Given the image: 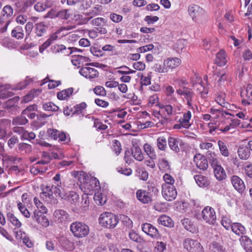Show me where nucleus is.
<instances>
[{
    "mask_svg": "<svg viewBox=\"0 0 252 252\" xmlns=\"http://www.w3.org/2000/svg\"><path fill=\"white\" fill-rule=\"evenodd\" d=\"M190 83L192 86H195V85L198 83H202V78L198 74L194 73L190 78Z\"/></svg>",
    "mask_w": 252,
    "mask_h": 252,
    "instance_id": "58",
    "label": "nucleus"
},
{
    "mask_svg": "<svg viewBox=\"0 0 252 252\" xmlns=\"http://www.w3.org/2000/svg\"><path fill=\"white\" fill-rule=\"evenodd\" d=\"M106 22L104 18L97 17L91 21V24L96 27H103L105 25Z\"/></svg>",
    "mask_w": 252,
    "mask_h": 252,
    "instance_id": "49",
    "label": "nucleus"
},
{
    "mask_svg": "<svg viewBox=\"0 0 252 252\" xmlns=\"http://www.w3.org/2000/svg\"><path fill=\"white\" fill-rule=\"evenodd\" d=\"M237 153L240 159L246 160L250 156L251 153L249 146H240L238 149Z\"/></svg>",
    "mask_w": 252,
    "mask_h": 252,
    "instance_id": "29",
    "label": "nucleus"
},
{
    "mask_svg": "<svg viewBox=\"0 0 252 252\" xmlns=\"http://www.w3.org/2000/svg\"><path fill=\"white\" fill-rule=\"evenodd\" d=\"M28 120L26 118L25 115L23 114V112H22L21 115L13 119L12 124L13 125H25L27 123H28Z\"/></svg>",
    "mask_w": 252,
    "mask_h": 252,
    "instance_id": "40",
    "label": "nucleus"
},
{
    "mask_svg": "<svg viewBox=\"0 0 252 252\" xmlns=\"http://www.w3.org/2000/svg\"><path fill=\"white\" fill-rule=\"evenodd\" d=\"M46 27L45 25L42 23H38L35 24V33L39 37L42 36L46 32Z\"/></svg>",
    "mask_w": 252,
    "mask_h": 252,
    "instance_id": "41",
    "label": "nucleus"
},
{
    "mask_svg": "<svg viewBox=\"0 0 252 252\" xmlns=\"http://www.w3.org/2000/svg\"><path fill=\"white\" fill-rule=\"evenodd\" d=\"M195 86H192V88L199 94L202 98H205L208 93V87L207 85L205 86L202 83H198L195 85Z\"/></svg>",
    "mask_w": 252,
    "mask_h": 252,
    "instance_id": "24",
    "label": "nucleus"
},
{
    "mask_svg": "<svg viewBox=\"0 0 252 252\" xmlns=\"http://www.w3.org/2000/svg\"><path fill=\"white\" fill-rule=\"evenodd\" d=\"M218 145L221 155L225 157H228L229 152L226 144L222 141L219 140Z\"/></svg>",
    "mask_w": 252,
    "mask_h": 252,
    "instance_id": "42",
    "label": "nucleus"
},
{
    "mask_svg": "<svg viewBox=\"0 0 252 252\" xmlns=\"http://www.w3.org/2000/svg\"><path fill=\"white\" fill-rule=\"evenodd\" d=\"M120 219L125 226L128 227H131L132 226V221L127 216L124 215H121Z\"/></svg>",
    "mask_w": 252,
    "mask_h": 252,
    "instance_id": "60",
    "label": "nucleus"
},
{
    "mask_svg": "<svg viewBox=\"0 0 252 252\" xmlns=\"http://www.w3.org/2000/svg\"><path fill=\"white\" fill-rule=\"evenodd\" d=\"M73 175L77 178L78 181L80 183V187L81 189L84 188V186L87 185L90 176L88 174L83 171H77L73 173Z\"/></svg>",
    "mask_w": 252,
    "mask_h": 252,
    "instance_id": "15",
    "label": "nucleus"
},
{
    "mask_svg": "<svg viewBox=\"0 0 252 252\" xmlns=\"http://www.w3.org/2000/svg\"><path fill=\"white\" fill-rule=\"evenodd\" d=\"M73 89L69 88L63 90L57 94V97L60 100H64L69 97L73 92Z\"/></svg>",
    "mask_w": 252,
    "mask_h": 252,
    "instance_id": "32",
    "label": "nucleus"
},
{
    "mask_svg": "<svg viewBox=\"0 0 252 252\" xmlns=\"http://www.w3.org/2000/svg\"><path fill=\"white\" fill-rule=\"evenodd\" d=\"M19 149L25 153H30L32 151V146L30 144L22 143L19 144Z\"/></svg>",
    "mask_w": 252,
    "mask_h": 252,
    "instance_id": "62",
    "label": "nucleus"
},
{
    "mask_svg": "<svg viewBox=\"0 0 252 252\" xmlns=\"http://www.w3.org/2000/svg\"><path fill=\"white\" fill-rule=\"evenodd\" d=\"M87 107V104L85 102H82L74 106L73 114H79L82 112Z\"/></svg>",
    "mask_w": 252,
    "mask_h": 252,
    "instance_id": "54",
    "label": "nucleus"
},
{
    "mask_svg": "<svg viewBox=\"0 0 252 252\" xmlns=\"http://www.w3.org/2000/svg\"><path fill=\"white\" fill-rule=\"evenodd\" d=\"M167 140L164 136L158 137L157 139V146L158 150L162 151L167 149Z\"/></svg>",
    "mask_w": 252,
    "mask_h": 252,
    "instance_id": "37",
    "label": "nucleus"
},
{
    "mask_svg": "<svg viewBox=\"0 0 252 252\" xmlns=\"http://www.w3.org/2000/svg\"><path fill=\"white\" fill-rule=\"evenodd\" d=\"M194 161L200 170H206L208 167V160L202 155L196 154L194 157Z\"/></svg>",
    "mask_w": 252,
    "mask_h": 252,
    "instance_id": "12",
    "label": "nucleus"
},
{
    "mask_svg": "<svg viewBox=\"0 0 252 252\" xmlns=\"http://www.w3.org/2000/svg\"><path fill=\"white\" fill-rule=\"evenodd\" d=\"M36 90H32L30 92L25 95L23 100L22 102L24 103H27L31 101L34 97V94L36 92Z\"/></svg>",
    "mask_w": 252,
    "mask_h": 252,
    "instance_id": "61",
    "label": "nucleus"
},
{
    "mask_svg": "<svg viewBox=\"0 0 252 252\" xmlns=\"http://www.w3.org/2000/svg\"><path fill=\"white\" fill-rule=\"evenodd\" d=\"M141 228L144 233L152 238H157L159 235L158 229L150 223H143L142 224Z\"/></svg>",
    "mask_w": 252,
    "mask_h": 252,
    "instance_id": "14",
    "label": "nucleus"
},
{
    "mask_svg": "<svg viewBox=\"0 0 252 252\" xmlns=\"http://www.w3.org/2000/svg\"><path fill=\"white\" fill-rule=\"evenodd\" d=\"M42 192L40 193V197L47 203H50L53 198V191L50 186L43 187Z\"/></svg>",
    "mask_w": 252,
    "mask_h": 252,
    "instance_id": "18",
    "label": "nucleus"
},
{
    "mask_svg": "<svg viewBox=\"0 0 252 252\" xmlns=\"http://www.w3.org/2000/svg\"><path fill=\"white\" fill-rule=\"evenodd\" d=\"M230 228L234 233L241 237L246 234L245 227L240 223H233Z\"/></svg>",
    "mask_w": 252,
    "mask_h": 252,
    "instance_id": "22",
    "label": "nucleus"
},
{
    "mask_svg": "<svg viewBox=\"0 0 252 252\" xmlns=\"http://www.w3.org/2000/svg\"><path fill=\"white\" fill-rule=\"evenodd\" d=\"M227 60L226 59L225 52L223 50H220L217 54L215 63L220 66H224L226 64Z\"/></svg>",
    "mask_w": 252,
    "mask_h": 252,
    "instance_id": "27",
    "label": "nucleus"
},
{
    "mask_svg": "<svg viewBox=\"0 0 252 252\" xmlns=\"http://www.w3.org/2000/svg\"><path fill=\"white\" fill-rule=\"evenodd\" d=\"M131 155L132 157L136 160L139 161L143 160L144 157L141 149L138 147H134L131 149Z\"/></svg>",
    "mask_w": 252,
    "mask_h": 252,
    "instance_id": "36",
    "label": "nucleus"
},
{
    "mask_svg": "<svg viewBox=\"0 0 252 252\" xmlns=\"http://www.w3.org/2000/svg\"><path fill=\"white\" fill-rule=\"evenodd\" d=\"M13 13L12 7L9 5H6L2 9L1 15L3 17L9 18L11 17Z\"/></svg>",
    "mask_w": 252,
    "mask_h": 252,
    "instance_id": "45",
    "label": "nucleus"
},
{
    "mask_svg": "<svg viewBox=\"0 0 252 252\" xmlns=\"http://www.w3.org/2000/svg\"><path fill=\"white\" fill-rule=\"evenodd\" d=\"M194 179L197 185L201 188H206L209 186L210 183L208 178L202 174L194 175Z\"/></svg>",
    "mask_w": 252,
    "mask_h": 252,
    "instance_id": "21",
    "label": "nucleus"
},
{
    "mask_svg": "<svg viewBox=\"0 0 252 252\" xmlns=\"http://www.w3.org/2000/svg\"><path fill=\"white\" fill-rule=\"evenodd\" d=\"M33 202L35 205L36 206L37 208V211H40V212L42 213H47L48 212V209L47 208L43 205L42 202H41L37 197H35L33 199Z\"/></svg>",
    "mask_w": 252,
    "mask_h": 252,
    "instance_id": "44",
    "label": "nucleus"
},
{
    "mask_svg": "<svg viewBox=\"0 0 252 252\" xmlns=\"http://www.w3.org/2000/svg\"><path fill=\"white\" fill-rule=\"evenodd\" d=\"M11 35L13 37L17 39H22L24 36V31L22 27L19 26L16 27L12 31Z\"/></svg>",
    "mask_w": 252,
    "mask_h": 252,
    "instance_id": "39",
    "label": "nucleus"
},
{
    "mask_svg": "<svg viewBox=\"0 0 252 252\" xmlns=\"http://www.w3.org/2000/svg\"><path fill=\"white\" fill-rule=\"evenodd\" d=\"M241 96L242 98L246 97L248 100H252V85L249 84L245 90L241 91Z\"/></svg>",
    "mask_w": 252,
    "mask_h": 252,
    "instance_id": "33",
    "label": "nucleus"
},
{
    "mask_svg": "<svg viewBox=\"0 0 252 252\" xmlns=\"http://www.w3.org/2000/svg\"><path fill=\"white\" fill-rule=\"evenodd\" d=\"M216 75L219 78L217 81L219 85H223L229 77L228 74L223 70L217 72Z\"/></svg>",
    "mask_w": 252,
    "mask_h": 252,
    "instance_id": "34",
    "label": "nucleus"
},
{
    "mask_svg": "<svg viewBox=\"0 0 252 252\" xmlns=\"http://www.w3.org/2000/svg\"><path fill=\"white\" fill-rule=\"evenodd\" d=\"M17 207L19 210L25 217L27 218H29L30 217L31 214L29 210L26 208L25 205L22 203L19 202L17 203Z\"/></svg>",
    "mask_w": 252,
    "mask_h": 252,
    "instance_id": "46",
    "label": "nucleus"
},
{
    "mask_svg": "<svg viewBox=\"0 0 252 252\" xmlns=\"http://www.w3.org/2000/svg\"><path fill=\"white\" fill-rule=\"evenodd\" d=\"M241 246L246 252H252V241L246 234L242 235L239 239Z\"/></svg>",
    "mask_w": 252,
    "mask_h": 252,
    "instance_id": "19",
    "label": "nucleus"
},
{
    "mask_svg": "<svg viewBox=\"0 0 252 252\" xmlns=\"http://www.w3.org/2000/svg\"><path fill=\"white\" fill-rule=\"evenodd\" d=\"M7 220L10 221L12 224L17 227V228H19L21 226L22 223L13 214L11 213H8L7 214Z\"/></svg>",
    "mask_w": 252,
    "mask_h": 252,
    "instance_id": "43",
    "label": "nucleus"
},
{
    "mask_svg": "<svg viewBox=\"0 0 252 252\" xmlns=\"http://www.w3.org/2000/svg\"><path fill=\"white\" fill-rule=\"evenodd\" d=\"M60 131L55 129L49 128L47 130V134L51 138L57 140L60 133Z\"/></svg>",
    "mask_w": 252,
    "mask_h": 252,
    "instance_id": "59",
    "label": "nucleus"
},
{
    "mask_svg": "<svg viewBox=\"0 0 252 252\" xmlns=\"http://www.w3.org/2000/svg\"><path fill=\"white\" fill-rule=\"evenodd\" d=\"M43 214L37 210H34L32 217L37 223L40 224L43 227H46L49 226V221Z\"/></svg>",
    "mask_w": 252,
    "mask_h": 252,
    "instance_id": "13",
    "label": "nucleus"
},
{
    "mask_svg": "<svg viewBox=\"0 0 252 252\" xmlns=\"http://www.w3.org/2000/svg\"><path fill=\"white\" fill-rule=\"evenodd\" d=\"M54 216L59 222L65 221L68 218V214L64 210L62 209L57 210L54 213Z\"/></svg>",
    "mask_w": 252,
    "mask_h": 252,
    "instance_id": "28",
    "label": "nucleus"
},
{
    "mask_svg": "<svg viewBox=\"0 0 252 252\" xmlns=\"http://www.w3.org/2000/svg\"><path fill=\"white\" fill-rule=\"evenodd\" d=\"M102 49L104 51H108L109 52V55H116L118 54V52L116 51L115 47L114 46L107 44L103 46Z\"/></svg>",
    "mask_w": 252,
    "mask_h": 252,
    "instance_id": "53",
    "label": "nucleus"
},
{
    "mask_svg": "<svg viewBox=\"0 0 252 252\" xmlns=\"http://www.w3.org/2000/svg\"><path fill=\"white\" fill-rule=\"evenodd\" d=\"M188 12L193 21L195 22H202L206 18L205 10L196 4H191L188 7Z\"/></svg>",
    "mask_w": 252,
    "mask_h": 252,
    "instance_id": "3",
    "label": "nucleus"
},
{
    "mask_svg": "<svg viewBox=\"0 0 252 252\" xmlns=\"http://www.w3.org/2000/svg\"><path fill=\"white\" fill-rule=\"evenodd\" d=\"M201 218L203 221L210 225H214L217 220L215 210L211 207L206 206L202 210Z\"/></svg>",
    "mask_w": 252,
    "mask_h": 252,
    "instance_id": "5",
    "label": "nucleus"
},
{
    "mask_svg": "<svg viewBox=\"0 0 252 252\" xmlns=\"http://www.w3.org/2000/svg\"><path fill=\"white\" fill-rule=\"evenodd\" d=\"M144 151L151 159H156L157 158L155 151L150 145L146 143L143 146Z\"/></svg>",
    "mask_w": 252,
    "mask_h": 252,
    "instance_id": "35",
    "label": "nucleus"
},
{
    "mask_svg": "<svg viewBox=\"0 0 252 252\" xmlns=\"http://www.w3.org/2000/svg\"><path fill=\"white\" fill-rule=\"evenodd\" d=\"M80 74L86 78L90 80L97 77L98 72L96 69L90 67H84L79 70Z\"/></svg>",
    "mask_w": 252,
    "mask_h": 252,
    "instance_id": "10",
    "label": "nucleus"
},
{
    "mask_svg": "<svg viewBox=\"0 0 252 252\" xmlns=\"http://www.w3.org/2000/svg\"><path fill=\"white\" fill-rule=\"evenodd\" d=\"M209 161L216 179L219 181L225 180L227 177L226 172L218 159L211 156L209 158Z\"/></svg>",
    "mask_w": 252,
    "mask_h": 252,
    "instance_id": "1",
    "label": "nucleus"
},
{
    "mask_svg": "<svg viewBox=\"0 0 252 252\" xmlns=\"http://www.w3.org/2000/svg\"><path fill=\"white\" fill-rule=\"evenodd\" d=\"M145 190L146 192H147V193L150 196H151L152 198L154 196H156L158 193V189H157V188L152 185H148L147 187V189Z\"/></svg>",
    "mask_w": 252,
    "mask_h": 252,
    "instance_id": "51",
    "label": "nucleus"
},
{
    "mask_svg": "<svg viewBox=\"0 0 252 252\" xmlns=\"http://www.w3.org/2000/svg\"><path fill=\"white\" fill-rule=\"evenodd\" d=\"M67 200L71 207H76L79 206V195L75 191H71L68 193L65 194V198H63Z\"/></svg>",
    "mask_w": 252,
    "mask_h": 252,
    "instance_id": "17",
    "label": "nucleus"
},
{
    "mask_svg": "<svg viewBox=\"0 0 252 252\" xmlns=\"http://www.w3.org/2000/svg\"><path fill=\"white\" fill-rule=\"evenodd\" d=\"M159 168L161 170L166 171L169 170L170 165L167 160L164 158L161 159L159 161Z\"/></svg>",
    "mask_w": 252,
    "mask_h": 252,
    "instance_id": "55",
    "label": "nucleus"
},
{
    "mask_svg": "<svg viewBox=\"0 0 252 252\" xmlns=\"http://www.w3.org/2000/svg\"><path fill=\"white\" fill-rule=\"evenodd\" d=\"M52 5L50 0H46L45 4L41 2H37L34 6V9L38 12L43 11L46 8L50 7Z\"/></svg>",
    "mask_w": 252,
    "mask_h": 252,
    "instance_id": "38",
    "label": "nucleus"
},
{
    "mask_svg": "<svg viewBox=\"0 0 252 252\" xmlns=\"http://www.w3.org/2000/svg\"><path fill=\"white\" fill-rule=\"evenodd\" d=\"M154 71L158 73H166L168 72V69L164 65L162 66L160 64L156 63L153 67Z\"/></svg>",
    "mask_w": 252,
    "mask_h": 252,
    "instance_id": "57",
    "label": "nucleus"
},
{
    "mask_svg": "<svg viewBox=\"0 0 252 252\" xmlns=\"http://www.w3.org/2000/svg\"><path fill=\"white\" fill-rule=\"evenodd\" d=\"M191 117V113L190 111H188L183 114V117H181L179 120V122L182 123L183 125V127L185 128H189L191 124H189V121Z\"/></svg>",
    "mask_w": 252,
    "mask_h": 252,
    "instance_id": "26",
    "label": "nucleus"
},
{
    "mask_svg": "<svg viewBox=\"0 0 252 252\" xmlns=\"http://www.w3.org/2000/svg\"><path fill=\"white\" fill-rule=\"evenodd\" d=\"M118 222L119 220L116 216L108 212L101 214L99 218L100 224L108 228L115 227Z\"/></svg>",
    "mask_w": 252,
    "mask_h": 252,
    "instance_id": "4",
    "label": "nucleus"
},
{
    "mask_svg": "<svg viewBox=\"0 0 252 252\" xmlns=\"http://www.w3.org/2000/svg\"><path fill=\"white\" fill-rule=\"evenodd\" d=\"M181 222L184 227L187 230L194 233L196 229L193 222L188 218H185L181 220Z\"/></svg>",
    "mask_w": 252,
    "mask_h": 252,
    "instance_id": "31",
    "label": "nucleus"
},
{
    "mask_svg": "<svg viewBox=\"0 0 252 252\" xmlns=\"http://www.w3.org/2000/svg\"><path fill=\"white\" fill-rule=\"evenodd\" d=\"M231 183L233 188L239 193H242L245 189L243 181L238 176L233 175L231 177Z\"/></svg>",
    "mask_w": 252,
    "mask_h": 252,
    "instance_id": "11",
    "label": "nucleus"
},
{
    "mask_svg": "<svg viewBox=\"0 0 252 252\" xmlns=\"http://www.w3.org/2000/svg\"><path fill=\"white\" fill-rule=\"evenodd\" d=\"M244 170L246 174L249 178L252 179V164L251 163H247L245 166Z\"/></svg>",
    "mask_w": 252,
    "mask_h": 252,
    "instance_id": "64",
    "label": "nucleus"
},
{
    "mask_svg": "<svg viewBox=\"0 0 252 252\" xmlns=\"http://www.w3.org/2000/svg\"><path fill=\"white\" fill-rule=\"evenodd\" d=\"M70 230L73 236L77 238L86 237L90 231L89 227L87 225L79 221L72 223L70 226Z\"/></svg>",
    "mask_w": 252,
    "mask_h": 252,
    "instance_id": "2",
    "label": "nucleus"
},
{
    "mask_svg": "<svg viewBox=\"0 0 252 252\" xmlns=\"http://www.w3.org/2000/svg\"><path fill=\"white\" fill-rule=\"evenodd\" d=\"M99 182L98 180L94 177H90L87 185L84 186V189L88 190L89 191L94 189H99Z\"/></svg>",
    "mask_w": 252,
    "mask_h": 252,
    "instance_id": "25",
    "label": "nucleus"
},
{
    "mask_svg": "<svg viewBox=\"0 0 252 252\" xmlns=\"http://www.w3.org/2000/svg\"><path fill=\"white\" fill-rule=\"evenodd\" d=\"M176 93L185 100L193 98L194 95V93L191 89L185 86L177 89Z\"/></svg>",
    "mask_w": 252,
    "mask_h": 252,
    "instance_id": "16",
    "label": "nucleus"
},
{
    "mask_svg": "<svg viewBox=\"0 0 252 252\" xmlns=\"http://www.w3.org/2000/svg\"><path fill=\"white\" fill-rule=\"evenodd\" d=\"M136 197L138 200L144 204H148L152 202V198L146 190L139 189L136 191Z\"/></svg>",
    "mask_w": 252,
    "mask_h": 252,
    "instance_id": "20",
    "label": "nucleus"
},
{
    "mask_svg": "<svg viewBox=\"0 0 252 252\" xmlns=\"http://www.w3.org/2000/svg\"><path fill=\"white\" fill-rule=\"evenodd\" d=\"M210 250V252H224V251L223 246L216 242H213L211 244Z\"/></svg>",
    "mask_w": 252,
    "mask_h": 252,
    "instance_id": "47",
    "label": "nucleus"
},
{
    "mask_svg": "<svg viewBox=\"0 0 252 252\" xmlns=\"http://www.w3.org/2000/svg\"><path fill=\"white\" fill-rule=\"evenodd\" d=\"M181 61L178 58H168L163 62V65L168 69H173L178 66Z\"/></svg>",
    "mask_w": 252,
    "mask_h": 252,
    "instance_id": "23",
    "label": "nucleus"
},
{
    "mask_svg": "<svg viewBox=\"0 0 252 252\" xmlns=\"http://www.w3.org/2000/svg\"><path fill=\"white\" fill-rule=\"evenodd\" d=\"M43 108L45 111H57L59 107L52 102H48L43 104Z\"/></svg>",
    "mask_w": 252,
    "mask_h": 252,
    "instance_id": "50",
    "label": "nucleus"
},
{
    "mask_svg": "<svg viewBox=\"0 0 252 252\" xmlns=\"http://www.w3.org/2000/svg\"><path fill=\"white\" fill-rule=\"evenodd\" d=\"M156 106H158L162 110V112H165L168 116L175 115L178 113V111L181 110V105H180L172 106L171 104L164 105L161 103H158Z\"/></svg>",
    "mask_w": 252,
    "mask_h": 252,
    "instance_id": "9",
    "label": "nucleus"
},
{
    "mask_svg": "<svg viewBox=\"0 0 252 252\" xmlns=\"http://www.w3.org/2000/svg\"><path fill=\"white\" fill-rule=\"evenodd\" d=\"M162 194L165 199L168 201H171L176 198L177 192L174 186L163 184L162 186Z\"/></svg>",
    "mask_w": 252,
    "mask_h": 252,
    "instance_id": "7",
    "label": "nucleus"
},
{
    "mask_svg": "<svg viewBox=\"0 0 252 252\" xmlns=\"http://www.w3.org/2000/svg\"><path fill=\"white\" fill-rule=\"evenodd\" d=\"M158 222L159 224L168 227H172L174 226V222L172 220L166 215H162L158 219Z\"/></svg>",
    "mask_w": 252,
    "mask_h": 252,
    "instance_id": "30",
    "label": "nucleus"
},
{
    "mask_svg": "<svg viewBox=\"0 0 252 252\" xmlns=\"http://www.w3.org/2000/svg\"><path fill=\"white\" fill-rule=\"evenodd\" d=\"M186 41L185 40L181 39L178 40L174 44V48L176 50L177 52L180 53L183 51L184 49Z\"/></svg>",
    "mask_w": 252,
    "mask_h": 252,
    "instance_id": "52",
    "label": "nucleus"
},
{
    "mask_svg": "<svg viewBox=\"0 0 252 252\" xmlns=\"http://www.w3.org/2000/svg\"><path fill=\"white\" fill-rule=\"evenodd\" d=\"M221 225L226 229L229 230L232 225L231 220L228 217L223 216L221 220Z\"/></svg>",
    "mask_w": 252,
    "mask_h": 252,
    "instance_id": "48",
    "label": "nucleus"
},
{
    "mask_svg": "<svg viewBox=\"0 0 252 252\" xmlns=\"http://www.w3.org/2000/svg\"><path fill=\"white\" fill-rule=\"evenodd\" d=\"M184 247L189 252H199L202 250L200 243L195 240L186 238L183 242Z\"/></svg>",
    "mask_w": 252,
    "mask_h": 252,
    "instance_id": "8",
    "label": "nucleus"
},
{
    "mask_svg": "<svg viewBox=\"0 0 252 252\" xmlns=\"http://www.w3.org/2000/svg\"><path fill=\"white\" fill-rule=\"evenodd\" d=\"M167 143L169 149L175 153H179L180 148L185 144V142L177 136H169L167 139Z\"/></svg>",
    "mask_w": 252,
    "mask_h": 252,
    "instance_id": "6",
    "label": "nucleus"
},
{
    "mask_svg": "<svg viewBox=\"0 0 252 252\" xmlns=\"http://www.w3.org/2000/svg\"><path fill=\"white\" fill-rule=\"evenodd\" d=\"M163 178L165 182L164 184H169L170 185L174 186L173 184L175 182V180L171 175L167 173L165 174Z\"/></svg>",
    "mask_w": 252,
    "mask_h": 252,
    "instance_id": "63",
    "label": "nucleus"
},
{
    "mask_svg": "<svg viewBox=\"0 0 252 252\" xmlns=\"http://www.w3.org/2000/svg\"><path fill=\"white\" fill-rule=\"evenodd\" d=\"M113 151L117 156L119 155L122 151L121 144L117 140L113 141Z\"/></svg>",
    "mask_w": 252,
    "mask_h": 252,
    "instance_id": "56",
    "label": "nucleus"
}]
</instances>
